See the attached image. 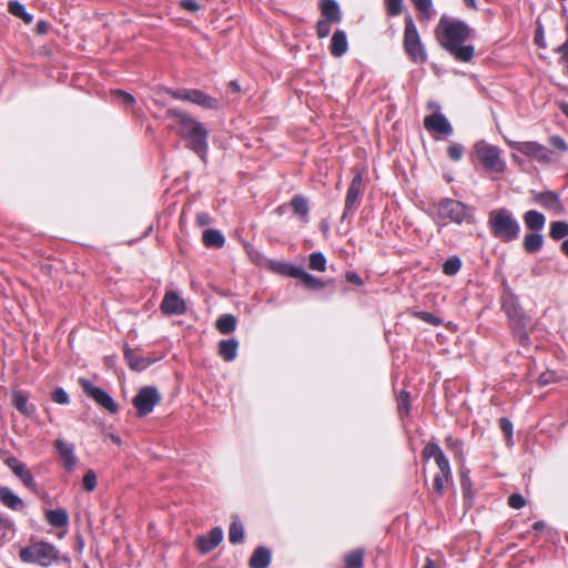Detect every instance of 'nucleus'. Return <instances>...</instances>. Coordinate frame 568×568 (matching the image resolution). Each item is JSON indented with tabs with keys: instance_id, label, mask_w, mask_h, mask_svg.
<instances>
[{
	"instance_id": "nucleus-1",
	"label": "nucleus",
	"mask_w": 568,
	"mask_h": 568,
	"mask_svg": "<svg viewBox=\"0 0 568 568\" xmlns=\"http://www.w3.org/2000/svg\"><path fill=\"white\" fill-rule=\"evenodd\" d=\"M471 34V29L463 21L443 17L436 28V37L455 59L469 62L474 57V47L463 44Z\"/></svg>"
},
{
	"instance_id": "nucleus-2",
	"label": "nucleus",
	"mask_w": 568,
	"mask_h": 568,
	"mask_svg": "<svg viewBox=\"0 0 568 568\" xmlns=\"http://www.w3.org/2000/svg\"><path fill=\"white\" fill-rule=\"evenodd\" d=\"M166 116L173 121V129L189 146L201 158L207 152L209 132L204 125L190 114L175 108L168 109Z\"/></svg>"
},
{
	"instance_id": "nucleus-3",
	"label": "nucleus",
	"mask_w": 568,
	"mask_h": 568,
	"mask_svg": "<svg viewBox=\"0 0 568 568\" xmlns=\"http://www.w3.org/2000/svg\"><path fill=\"white\" fill-rule=\"evenodd\" d=\"M487 223L493 236L501 242H511L519 236L520 225L507 209L493 210Z\"/></svg>"
},
{
	"instance_id": "nucleus-4",
	"label": "nucleus",
	"mask_w": 568,
	"mask_h": 568,
	"mask_svg": "<svg viewBox=\"0 0 568 568\" xmlns=\"http://www.w3.org/2000/svg\"><path fill=\"white\" fill-rule=\"evenodd\" d=\"M20 558L23 562L50 566L58 558V550L51 544L36 541L24 547L20 551Z\"/></svg>"
},
{
	"instance_id": "nucleus-5",
	"label": "nucleus",
	"mask_w": 568,
	"mask_h": 568,
	"mask_svg": "<svg viewBox=\"0 0 568 568\" xmlns=\"http://www.w3.org/2000/svg\"><path fill=\"white\" fill-rule=\"evenodd\" d=\"M404 48L413 62L424 63L427 60V53L422 43L417 28L410 17L405 19Z\"/></svg>"
},
{
	"instance_id": "nucleus-6",
	"label": "nucleus",
	"mask_w": 568,
	"mask_h": 568,
	"mask_svg": "<svg viewBox=\"0 0 568 568\" xmlns=\"http://www.w3.org/2000/svg\"><path fill=\"white\" fill-rule=\"evenodd\" d=\"M475 153L486 170L494 173H503L505 171L506 164L497 146L479 141L475 145Z\"/></svg>"
},
{
	"instance_id": "nucleus-7",
	"label": "nucleus",
	"mask_w": 568,
	"mask_h": 568,
	"mask_svg": "<svg viewBox=\"0 0 568 568\" xmlns=\"http://www.w3.org/2000/svg\"><path fill=\"white\" fill-rule=\"evenodd\" d=\"M163 91L170 94L172 98L182 101H189L194 104H197L207 110H217L220 108V102L217 99L207 95L201 90L196 89H182V90H173L170 88H164Z\"/></svg>"
},
{
	"instance_id": "nucleus-8",
	"label": "nucleus",
	"mask_w": 568,
	"mask_h": 568,
	"mask_svg": "<svg viewBox=\"0 0 568 568\" xmlns=\"http://www.w3.org/2000/svg\"><path fill=\"white\" fill-rule=\"evenodd\" d=\"M438 216L442 220H448L456 224L473 221L470 210L464 203L452 199H445L439 202Z\"/></svg>"
},
{
	"instance_id": "nucleus-9",
	"label": "nucleus",
	"mask_w": 568,
	"mask_h": 568,
	"mask_svg": "<svg viewBox=\"0 0 568 568\" xmlns=\"http://www.w3.org/2000/svg\"><path fill=\"white\" fill-rule=\"evenodd\" d=\"M508 144L516 151L524 155L536 160L540 164H550L555 161L554 153L546 146L537 142H515L508 141Z\"/></svg>"
},
{
	"instance_id": "nucleus-10",
	"label": "nucleus",
	"mask_w": 568,
	"mask_h": 568,
	"mask_svg": "<svg viewBox=\"0 0 568 568\" xmlns=\"http://www.w3.org/2000/svg\"><path fill=\"white\" fill-rule=\"evenodd\" d=\"M79 384L81 385L84 393L89 397H91L98 405H100L111 414H115L118 412L116 403L102 388L94 386L90 381L85 378H80Z\"/></svg>"
},
{
	"instance_id": "nucleus-11",
	"label": "nucleus",
	"mask_w": 568,
	"mask_h": 568,
	"mask_svg": "<svg viewBox=\"0 0 568 568\" xmlns=\"http://www.w3.org/2000/svg\"><path fill=\"white\" fill-rule=\"evenodd\" d=\"M161 400V395L155 387H142L133 399V404L140 416L150 414Z\"/></svg>"
},
{
	"instance_id": "nucleus-12",
	"label": "nucleus",
	"mask_w": 568,
	"mask_h": 568,
	"mask_svg": "<svg viewBox=\"0 0 568 568\" xmlns=\"http://www.w3.org/2000/svg\"><path fill=\"white\" fill-rule=\"evenodd\" d=\"M424 126L427 131L440 136H448L453 133V126L439 112L427 115L424 119Z\"/></svg>"
},
{
	"instance_id": "nucleus-13",
	"label": "nucleus",
	"mask_w": 568,
	"mask_h": 568,
	"mask_svg": "<svg viewBox=\"0 0 568 568\" xmlns=\"http://www.w3.org/2000/svg\"><path fill=\"white\" fill-rule=\"evenodd\" d=\"M4 463L26 487L36 490L37 485L34 478L24 463L16 457H8Z\"/></svg>"
},
{
	"instance_id": "nucleus-14",
	"label": "nucleus",
	"mask_w": 568,
	"mask_h": 568,
	"mask_svg": "<svg viewBox=\"0 0 568 568\" xmlns=\"http://www.w3.org/2000/svg\"><path fill=\"white\" fill-rule=\"evenodd\" d=\"M186 306L184 300L174 291L165 294L162 303L161 311L166 315H181L185 313Z\"/></svg>"
},
{
	"instance_id": "nucleus-15",
	"label": "nucleus",
	"mask_w": 568,
	"mask_h": 568,
	"mask_svg": "<svg viewBox=\"0 0 568 568\" xmlns=\"http://www.w3.org/2000/svg\"><path fill=\"white\" fill-rule=\"evenodd\" d=\"M223 540V530L219 527L213 528L207 536H200L196 539V545L202 554H207L217 547Z\"/></svg>"
},
{
	"instance_id": "nucleus-16",
	"label": "nucleus",
	"mask_w": 568,
	"mask_h": 568,
	"mask_svg": "<svg viewBox=\"0 0 568 568\" xmlns=\"http://www.w3.org/2000/svg\"><path fill=\"white\" fill-rule=\"evenodd\" d=\"M534 200L542 207L554 212L555 214H561L564 212V206L560 203L558 194L555 192H540L534 196Z\"/></svg>"
},
{
	"instance_id": "nucleus-17",
	"label": "nucleus",
	"mask_w": 568,
	"mask_h": 568,
	"mask_svg": "<svg viewBox=\"0 0 568 568\" xmlns=\"http://www.w3.org/2000/svg\"><path fill=\"white\" fill-rule=\"evenodd\" d=\"M362 186H363V175L361 172H357L352 182H351V185L348 187V191H347V195H346V199H345V211H349L352 210L358 197H359V194L362 192Z\"/></svg>"
},
{
	"instance_id": "nucleus-18",
	"label": "nucleus",
	"mask_w": 568,
	"mask_h": 568,
	"mask_svg": "<svg viewBox=\"0 0 568 568\" xmlns=\"http://www.w3.org/2000/svg\"><path fill=\"white\" fill-rule=\"evenodd\" d=\"M55 448L58 449L60 457L63 460L64 468L68 471H72L77 464V458L74 456V448L72 445L65 443L62 439H58L55 442Z\"/></svg>"
},
{
	"instance_id": "nucleus-19",
	"label": "nucleus",
	"mask_w": 568,
	"mask_h": 568,
	"mask_svg": "<svg viewBox=\"0 0 568 568\" xmlns=\"http://www.w3.org/2000/svg\"><path fill=\"white\" fill-rule=\"evenodd\" d=\"M0 501L16 511L22 510L24 507L23 500L12 489L4 486H0Z\"/></svg>"
},
{
	"instance_id": "nucleus-20",
	"label": "nucleus",
	"mask_w": 568,
	"mask_h": 568,
	"mask_svg": "<svg viewBox=\"0 0 568 568\" xmlns=\"http://www.w3.org/2000/svg\"><path fill=\"white\" fill-rule=\"evenodd\" d=\"M320 8L323 19L333 23H338L342 20L339 6L335 0H322Z\"/></svg>"
},
{
	"instance_id": "nucleus-21",
	"label": "nucleus",
	"mask_w": 568,
	"mask_h": 568,
	"mask_svg": "<svg viewBox=\"0 0 568 568\" xmlns=\"http://www.w3.org/2000/svg\"><path fill=\"white\" fill-rule=\"evenodd\" d=\"M348 49V42L346 33L343 30H337L334 32L332 40H331V53L334 57H342L344 53H346Z\"/></svg>"
},
{
	"instance_id": "nucleus-22",
	"label": "nucleus",
	"mask_w": 568,
	"mask_h": 568,
	"mask_svg": "<svg viewBox=\"0 0 568 568\" xmlns=\"http://www.w3.org/2000/svg\"><path fill=\"white\" fill-rule=\"evenodd\" d=\"M271 562V551L265 547H257L250 560L251 568H267Z\"/></svg>"
},
{
	"instance_id": "nucleus-23",
	"label": "nucleus",
	"mask_w": 568,
	"mask_h": 568,
	"mask_svg": "<svg viewBox=\"0 0 568 568\" xmlns=\"http://www.w3.org/2000/svg\"><path fill=\"white\" fill-rule=\"evenodd\" d=\"M45 518L51 526L58 528L65 527L69 524V515L62 508L47 510Z\"/></svg>"
},
{
	"instance_id": "nucleus-24",
	"label": "nucleus",
	"mask_w": 568,
	"mask_h": 568,
	"mask_svg": "<svg viewBox=\"0 0 568 568\" xmlns=\"http://www.w3.org/2000/svg\"><path fill=\"white\" fill-rule=\"evenodd\" d=\"M12 402L14 407L24 416H30L36 410L34 406L29 404L28 396L22 392H14L12 395Z\"/></svg>"
},
{
	"instance_id": "nucleus-25",
	"label": "nucleus",
	"mask_w": 568,
	"mask_h": 568,
	"mask_svg": "<svg viewBox=\"0 0 568 568\" xmlns=\"http://www.w3.org/2000/svg\"><path fill=\"white\" fill-rule=\"evenodd\" d=\"M524 222L531 231H540L545 226V216L538 211L531 210L525 213Z\"/></svg>"
},
{
	"instance_id": "nucleus-26",
	"label": "nucleus",
	"mask_w": 568,
	"mask_h": 568,
	"mask_svg": "<svg viewBox=\"0 0 568 568\" xmlns=\"http://www.w3.org/2000/svg\"><path fill=\"white\" fill-rule=\"evenodd\" d=\"M239 343L235 339L221 341L219 344V354L226 361H233L237 355Z\"/></svg>"
},
{
	"instance_id": "nucleus-27",
	"label": "nucleus",
	"mask_w": 568,
	"mask_h": 568,
	"mask_svg": "<svg viewBox=\"0 0 568 568\" xmlns=\"http://www.w3.org/2000/svg\"><path fill=\"white\" fill-rule=\"evenodd\" d=\"M203 243L207 247H222L225 243V239L217 230H206L203 233Z\"/></svg>"
},
{
	"instance_id": "nucleus-28",
	"label": "nucleus",
	"mask_w": 568,
	"mask_h": 568,
	"mask_svg": "<svg viewBox=\"0 0 568 568\" xmlns=\"http://www.w3.org/2000/svg\"><path fill=\"white\" fill-rule=\"evenodd\" d=\"M344 564L346 568H363L364 567V550L354 549L344 555Z\"/></svg>"
},
{
	"instance_id": "nucleus-29",
	"label": "nucleus",
	"mask_w": 568,
	"mask_h": 568,
	"mask_svg": "<svg viewBox=\"0 0 568 568\" xmlns=\"http://www.w3.org/2000/svg\"><path fill=\"white\" fill-rule=\"evenodd\" d=\"M290 205L292 206L294 213L298 215L301 219L306 221L308 214V203L307 200L302 195H295Z\"/></svg>"
},
{
	"instance_id": "nucleus-30",
	"label": "nucleus",
	"mask_w": 568,
	"mask_h": 568,
	"mask_svg": "<svg viewBox=\"0 0 568 568\" xmlns=\"http://www.w3.org/2000/svg\"><path fill=\"white\" fill-rule=\"evenodd\" d=\"M544 239L538 233H530L525 236L524 247L528 253H535L542 246Z\"/></svg>"
},
{
	"instance_id": "nucleus-31",
	"label": "nucleus",
	"mask_w": 568,
	"mask_h": 568,
	"mask_svg": "<svg viewBox=\"0 0 568 568\" xmlns=\"http://www.w3.org/2000/svg\"><path fill=\"white\" fill-rule=\"evenodd\" d=\"M236 318L233 315L226 314L216 321V328L222 334H230L235 329Z\"/></svg>"
},
{
	"instance_id": "nucleus-32",
	"label": "nucleus",
	"mask_w": 568,
	"mask_h": 568,
	"mask_svg": "<svg viewBox=\"0 0 568 568\" xmlns=\"http://www.w3.org/2000/svg\"><path fill=\"white\" fill-rule=\"evenodd\" d=\"M9 12L20 19H22L26 23H31L33 20L32 14L26 11L24 6L19 1H10L9 2Z\"/></svg>"
},
{
	"instance_id": "nucleus-33",
	"label": "nucleus",
	"mask_w": 568,
	"mask_h": 568,
	"mask_svg": "<svg viewBox=\"0 0 568 568\" xmlns=\"http://www.w3.org/2000/svg\"><path fill=\"white\" fill-rule=\"evenodd\" d=\"M125 358L128 359L130 367L135 371H142L149 365V362L145 358L136 356L131 349H125Z\"/></svg>"
},
{
	"instance_id": "nucleus-34",
	"label": "nucleus",
	"mask_w": 568,
	"mask_h": 568,
	"mask_svg": "<svg viewBox=\"0 0 568 568\" xmlns=\"http://www.w3.org/2000/svg\"><path fill=\"white\" fill-rule=\"evenodd\" d=\"M568 235V223L565 221H557L550 224V236L554 240H560Z\"/></svg>"
},
{
	"instance_id": "nucleus-35",
	"label": "nucleus",
	"mask_w": 568,
	"mask_h": 568,
	"mask_svg": "<svg viewBox=\"0 0 568 568\" xmlns=\"http://www.w3.org/2000/svg\"><path fill=\"white\" fill-rule=\"evenodd\" d=\"M244 538V529L240 521L233 520L230 526L229 539L232 544L241 542Z\"/></svg>"
},
{
	"instance_id": "nucleus-36",
	"label": "nucleus",
	"mask_w": 568,
	"mask_h": 568,
	"mask_svg": "<svg viewBox=\"0 0 568 568\" xmlns=\"http://www.w3.org/2000/svg\"><path fill=\"white\" fill-rule=\"evenodd\" d=\"M310 268L318 272L326 270V258L321 252H314L310 255Z\"/></svg>"
},
{
	"instance_id": "nucleus-37",
	"label": "nucleus",
	"mask_w": 568,
	"mask_h": 568,
	"mask_svg": "<svg viewBox=\"0 0 568 568\" xmlns=\"http://www.w3.org/2000/svg\"><path fill=\"white\" fill-rule=\"evenodd\" d=\"M416 9L419 11L422 18L429 19L433 16L432 0H412Z\"/></svg>"
},
{
	"instance_id": "nucleus-38",
	"label": "nucleus",
	"mask_w": 568,
	"mask_h": 568,
	"mask_svg": "<svg viewBox=\"0 0 568 568\" xmlns=\"http://www.w3.org/2000/svg\"><path fill=\"white\" fill-rule=\"evenodd\" d=\"M462 266V262L458 257H450L443 264V272L446 275H455Z\"/></svg>"
},
{
	"instance_id": "nucleus-39",
	"label": "nucleus",
	"mask_w": 568,
	"mask_h": 568,
	"mask_svg": "<svg viewBox=\"0 0 568 568\" xmlns=\"http://www.w3.org/2000/svg\"><path fill=\"white\" fill-rule=\"evenodd\" d=\"M300 280L303 282V284L307 288L320 290V288L324 287V284H323V282L321 280H318L315 276L306 273L305 271L303 272V275L301 276Z\"/></svg>"
},
{
	"instance_id": "nucleus-40",
	"label": "nucleus",
	"mask_w": 568,
	"mask_h": 568,
	"mask_svg": "<svg viewBox=\"0 0 568 568\" xmlns=\"http://www.w3.org/2000/svg\"><path fill=\"white\" fill-rule=\"evenodd\" d=\"M333 22L321 19L316 24V34L320 39L326 38L332 31Z\"/></svg>"
},
{
	"instance_id": "nucleus-41",
	"label": "nucleus",
	"mask_w": 568,
	"mask_h": 568,
	"mask_svg": "<svg viewBox=\"0 0 568 568\" xmlns=\"http://www.w3.org/2000/svg\"><path fill=\"white\" fill-rule=\"evenodd\" d=\"M443 453L442 448L435 443H428L423 449V457L425 459H436Z\"/></svg>"
},
{
	"instance_id": "nucleus-42",
	"label": "nucleus",
	"mask_w": 568,
	"mask_h": 568,
	"mask_svg": "<svg viewBox=\"0 0 568 568\" xmlns=\"http://www.w3.org/2000/svg\"><path fill=\"white\" fill-rule=\"evenodd\" d=\"M83 487L87 491H93L97 487V475L89 469L83 476Z\"/></svg>"
},
{
	"instance_id": "nucleus-43",
	"label": "nucleus",
	"mask_w": 568,
	"mask_h": 568,
	"mask_svg": "<svg viewBox=\"0 0 568 568\" xmlns=\"http://www.w3.org/2000/svg\"><path fill=\"white\" fill-rule=\"evenodd\" d=\"M439 470L444 476L452 477V470L450 465L444 453H442L436 459H435Z\"/></svg>"
},
{
	"instance_id": "nucleus-44",
	"label": "nucleus",
	"mask_w": 568,
	"mask_h": 568,
	"mask_svg": "<svg viewBox=\"0 0 568 568\" xmlns=\"http://www.w3.org/2000/svg\"><path fill=\"white\" fill-rule=\"evenodd\" d=\"M448 156L454 161H459L464 154V146L459 143H454L447 149Z\"/></svg>"
},
{
	"instance_id": "nucleus-45",
	"label": "nucleus",
	"mask_w": 568,
	"mask_h": 568,
	"mask_svg": "<svg viewBox=\"0 0 568 568\" xmlns=\"http://www.w3.org/2000/svg\"><path fill=\"white\" fill-rule=\"evenodd\" d=\"M282 272L291 277L301 278L304 270L297 266L284 264L282 265Z\"/></svg>"
},
{
	"instance_id": "nucleus-46",
	"label": "nucleus",
	"mask_w": 568,
	"mask_h": 568,
	"mask_svg": "<svg viewBox=\"0 0 568 568\" xmlns=\"http://www.w3.org/2000/svg\"><path fill=\"white\" fill-rule=\"evenodd\" d=\"M499 426L503 433L505 434L507 442L510 443L513 438V424L507 418L499 419Z\"/></svg>"
},
{
	"instance_id": "nucleus-47",
	"label": "nucleus",
	"mask_w": 568,
	"mask_h": 568,
	"mask_svg": "<svg viewBox=\"0 0 568 568\" xmlns=\"http://www.w3.org/2000/svg\"><path fill=\"white\" fill-rule=\"evenodd\" d=\"M52 399L57 404L65 405L69 403V395L63 388H57L52 394Z\"/></svg>"
},
{
	"instance_id": "nucleus-48",
	"label": "nucleus",
	"mask_w": 568,
	"mask_h": 568,
	"mask_svg": "<svg viewBox=\"0 0 568 568\" xmlns=\"http://www.w3.org/2000/svg\"><path fill=\"white\" fill-rule=\"evenodd\" d=\"M450 477H446L444 476V474L439 473L435 476L434 478V483H433V488L436 493L438 494H443L444 491V485H445V481H447Z\"/></svg>"
},
{
	"instance_id": "nucleus-49",
	"label": "nucleus",
	"mask_w": 568,
	"mask_h": 568,
	"mask_svg": "<svg viewBox=\"0 0 568 568\" xmlns=\"http://www.w3.org/2000/svg\"><path fill=\"white\" fill-rule=\"evenodd\" d=\"M508 505L514 509H520L526 505V500L521 495L513 494L508 499Z\"/></svg>"
},
{
	"instance_id": "nucleus-50",
	"label": "nucleus",
	"mask_w": 568,
	"mask_h": 568,
	"mask_svg": "<svg viewBox=\"0 0 568 568\" xmlns=\"http://www.w3.org/2000/svg\"><path fill=\"white\" fill-rule=\"evenodd\" d=\"M403 0H386L387 10L390 16H397L402 11Z\"/></svg>"
},
{
	"instance_id": "nucleus-51",
	"label": "nucleus",
	"mask_w": 568,
	"mask_h": 568,
	"mask_svg": "<svg viewBox=\"0 0 568 568\" xmlns=\"http://www.w3.org/2000/svg\"><path fill=\"white\" fill-rule=\"evenodd\" d=\"M446 444L449 449L454 450L457 456L462 457V455H463L462 443L457 438L448 436L446 438Z\"/></svg>"
},
{
	"instance_id": "nucleus-52",
	"label": "nucleus",
	"mask_w": 568,
	"mask_h": 568,
	"mask_svg": "<svg viewBox=\"0 0 568 568\" xmlns=\"http://www.w3.org/2000/svg\"><path fill=\"white\" fill-rule=\"evenodd\" d=\"M409 394L407 392H402L398 398V409L402 413L403 410L407 414L409 410L408 405Z\"/></svg>"
},
{
	"instance_id": "nucleus-53",
	"label": "nucleus",
	"mask_w": 568,
	"mask_h": 568,
	"mask_svg": "<svg viewBox=\"0 0 568 568\" xmlns=\"http://www.w3.org/2000/svg\"><path fill=\"white\" fill-rule=\"evenodd\" d=\"M418 318L433 325H438L440 321L429 312H417L415 314Z\"/></svg>"
},
{
	"instance_id": "nucleus-54",
	"label": "nucleus",
	"mask_w": 568,
	"mask_h": 568,
	"mask_svg": "<svg viewBox=\"0 0 568 568\" xmlns=\"http://www.w3.org/2000/svg\"><path fill=\"white\" fill-rule=\"evenodd\" d=\"M556 381V374L555 372H545L540 374L538 377V383L540 385H547Z\"/></svg>"
},
{
	"instance_id": "nucleus-55",
	"label": "nucleus",
	"mask_w": 568,
	"mask_h": 568,
	"mask_svg": "<svg viewBox=\"0 0 568 568\" xmlns=\"http://www.w3.org/2000/svg\"><path fill=\"white\" fill-rule=\"evenodd\" d=\"M550 142H551V144L555 148L561 150L562 152H567L568 151L567 143L560 136H557V135L556 136H551L550 138Z\"/></svg>"
},
{
	"instance_id": "nucleus-56",
	"label": "nucleus",
	"mask_w": 568,
	"mask_h": 568,
	"mask_svg": "<svg viewBox=\"0 0 568 568\" xmlns=\"http://www.w3.org/2000/svg\"><path fill=\"white\" fill-rule=\"evenodd\" d=\"M181 7L192 12H195L200 9V4L194 0H182Z\"/></svg>"
},
{
	"instance_id": "nucleus-57",
	"label": "nucleus",
	"mask_w": 568,
	"mask_h": 568,
	"mask_svg": "<svg viewBox=\"0 0 568 568\" xmlns=\"http://www.w3.org/2000/svg\"><path fill=\"white\" fill-rule=\"evenodd\" d=\"M115 94L122 99L125 104H133L135 102L133 95L124 91H116Z\"/></svg>"
},
{
	"instance_id": "nucleus-58",
	"label": "nucleus",
	"mask_w": 568,
	"mask_h": 568,
	"mask_svg": "<svg viewBox=\"0 0 568 568\" xmlns=\"http://www.w3.org/2000/svg\"><path fill=\"white\" fill-rule=\"evenodd\" d=\"M535 41L539 47H545L544 31L541 26H539L536 30Z\"/></svg>"
},
{
	"instance_id": "nucleus-59",
	"label": "nucleus",
	"mask_w": 568,
	"mask_h": 568,
	"mask_svg": "<svg viewBox=\"0 0 568 568\" xmlns=\"http://www.w3.org/2000/svg\"><path fill=\"white\" fill-rule=\"evenodd\" d=\"M346 278L352 284H355V285H362L363 284V281L361 280V277L356 273H354V272L347 273L346 274Z\"/></svg>"
},
{
	"instance_id": "nucleus-60",
	"label": "nucleus",
	"mask_w": 568,
	"mask_h": 568,
	"mask_svg": "<svg viewBox=\"0 0 568 568\" xmlns=\"http://www.w3.org/2000/svg\"><path fill=\"white\" fill-rule=\"evenodd\" d=\"M196 222L199 225L205 226V225L210 224L211 219L207 214L202 213L196 216Z\"/></svg>"
},
{
	"instance_id": "nucleus-61",
	"label": "nucleus",
	"mask_w": 568,
	"mask_h": 568,
	"mask_svg": "<svg viewBox=\"0 0 568 568\" xmlns=\"http://www.w3.org/2000/svg\"><path fill=\"white\" fill-rule=\"evenodd\" d=\"M558 52L562 54V59L568 62V39L558 48Z\"/></svg>"
},
{
	"instance_id": "nucleus-62",
	"label": "nucleus",
	"mask_w": 568,
	"mask_h": 568,
	"mask_svg": "<svg viewBox=\"0 0 568 568\" xmlns=\"http://www.w3.org/2000/svg\"><path fill=\"white\" fill-rule=\"evenodd\" d=\"M460 481H462V487H463L464 491L468 493L469 489H470V479H469V477L466 474H463Z\"/></svg>"
},
{
	"instance_id": "nucleus-63",
	"label": "nucleus",
	"mask_w": 568,
	"mask_h": 568,
	"mask_svg": "<svg viewBox=\"0 0 568 568\" xmlns=\"http://www.w3.org/2000/svg\"><path fill=\"white\" fill-rule=\"evenodd\" d=\"M520 343H525L528 339V335L525 331H518L517 333Z\"/></svg>"
},
{
	"instance_id": "nucleus-64",
	"label": "nucleus",
	"mask_w": 568,
	"mask_h": 568,
	"mask_svg": "<svg viewBox=\"0 0 568 568\" xmlns=\"http://www.w3.org/2000/svg\"><path fill=\"white\" fill-rule=\"evenodd\" d=\"M423 568H436L435 562L432 558H426L425 565Z\"/></svg>"
}]
</instances>
